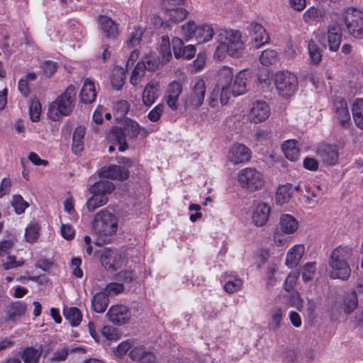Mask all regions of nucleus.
<instances>
[{"label": "nucleus", "mask_w": 363, "mask_h": 363, "mask_svg": "<svg viewBox=\"0 0 363 363\" xmlns=\"http://www.w3.org/2000/svg\"><path fill=\"white\" fill-rule=\"evenodd\" d=\"M172 49L176 58H181V51L184 48V43L179 38H174L172 40Z\"/></svg>", "instance_id": "69168bd1"}, {"label": "nucleus", "mask_w": 363, "mask_h": 363, "mask_svg": "<svg viewBox=\"0 0 363 363\" xmlns=\"http://www.w3.org/2000/svg\"><path fill=\"white\" fill-rule=\"evenodd\" d=\"M299 186L293 187L291 184L280 185L276 192L275 199L277 204L282 205L286 203L291 199L295 190L298 191Z\"/></svg>", "instance_id": "a878e982"}, {"label": "nucleus", "mask_w": 363, "mask_h": 363, "mask_svg": "<svg viewBox=\"0 0 363 363\" xmlns=\"http://www.w3.org/2000/svg\"><path fill=\"white\" fill-rule=\"evenodd\" d=\"M27 311V304L22 301L13 302L6 311V322H16L23 316Z\"/></svg>", "instance_id": "393cba45"}, {"label": "nucleus", "mask_w": 363, "mask_h": 363, "mask_svg": "<svg viewBox=\"0 0 363 363\" xmlns=\"http://www.w3.org/2000/svg\"><path fill=\"white\" fill-rule=\"evenodd\" d=\"M159 97V83L151 81L146 84L142 95V101L145 106L150 107Z\"/></svg>", "instance_id": "b1692460"}, {"label": "nucleus", "mask_w": 363, "mask_h": 363, "mask_svg": "<svg viewBox=\"0 0 363 363\" xmlns=\"http://www.w3.org/2000/svg\"><path fill=\"white\" fill-rule=\"evenodd\" d=\"M165 8V18L173 23H179L184 21L188 14V11L181 7L167 6Z\"/></svg>", "instance_id": "2f4dec72"}, {"label": "nucleus", "mask_w": 363, "mask_h": 363, "mask_svg": "<svg viewBox=\"0 0 363 363\" xmlns=\"http://www.w3.org/2000/svg\"><path fill=\"white\" fill-rule=\"evenodd\" d=\"M279 226L283 233L290 235L297 230L298 222L293 216L290 214H283L280 217Z\"/></svg>", "instance_id": "bb28decb"}, {"label": "nucleus", "mask_w": 363, "mask_h": 363, "mask_svg": "<svg viewBox=\"0 0 363 363\" xmlns=\"http://www.w3.org/2000/svg\"><path fill=\"white\" fill-rule=\"evenodd\" d=\"M41 354V350L33 347H27L20 352L21 357L24 363H38Z\"/></svg>", "instance_id": "58836bf2"}, {"label": "nucleus", "mask_w": 363, "mask_h": 363, "mask_svg": "<svg viewBox=\"0 0 363 363\" xmlns=\"http://www.w3.org/2000/svg\"><path fill=\"white\" fill-rule=\"evenodd\" d=\"M140 64H143V67L145 70L148 71H154L156 69L159 65V61L155 56L149 55L145 56L143 58L141 61L139 62Z\"/></svg>", "instance_id": "3c124183"}, {"label": "nucleus", "mask_w": 363, "mask_h": 363, "mask_svg": "<svg viewBox=\"0 0 363 363\" xmlns=\"http://www.w3.org/2000/svg\"><path fill=\"white\" fill-rule=\"evenodd\" d=\"M315 262H308L306 263L303 269H302V279L304 281H311L315 272Z\"/></svg>", "instance_id": "6e6d98bb"}, {"label": "nucleus", "mask_w": 363, "mask_h": 363, "mask_svg": "<svg viewBox=\"0 0 363 363\" xmlns=\"http://www.w3.org/2000/svg\"><path fill=\"white\" fill-rule=\"evenodd\" d=\"M129 357L133 361L140 363H157L155 354L144 346H136L129 352Z\"/></svg>", "instance_id": "412c9836"}, {"label": "nucleus", "mask_w": 363, "mask_h": 363, "mask_svg": "<svg viewBox=\"0 0 363 363\" xmlns=\"http://www.w3.org/2000/svg\"><path fill=\"white\" fill-rule=\"evenodd\" d=\"M282 151L285 157L291 161H296L300 156V151L296 140H288L281 145Z\"/></svg>", "instance_id": "7c9ffc66"}, {"label": "nucleus", "mask_w": 363, "mask_h": 363, "mask_svg": "<svg viewBox=\"0 0 363 363\" xmlns=\"http://www.w3.org/2000/svg\"><path fill=\"white\" fill-rule=\"evenodd\" d=\"M41 114V104L38 100H32L29 107V115L32 121L37 122L40 120Z\"/></svg>", "instance_id": "de8ad7c7"}, {"label": "nucleus", "mask_w": 363, "mask_h": 363, "mask_svg": "<svg viewBox=\"0 0 363 363\" xmlns=\"http://www.w3.org/2000/svg\"><path fill=\"white\" fill-rule=\"evenodd\" d=\"M132 342L130 340H125L120 343L114 350V354L118 357L124 356L127 352L131 348Z\"/></svg>", "instance_id": "680f3d73"}, {"label": "nucleus", "mask_w": 363, "mask_h": 363, "mask_svg": "<svg viewBox=\"0 0 363 363\" xmlns=\"http://www.w3.org/2000/svg\"><path fill=\"white\" fill-rule=\"evenodd\" d=\"M214 35L213 28L209 24L198 26L195 39L199 43H203L212 39Z\"/></svg>", "instance_id": "f704fd0d"}, {"label": "nucleus", "mask_w": 363, "mask_h": 363, "mask_svg": "<svg viewBox=\"0 0 363 363\" xmlns=\"http://www.w3.org/2000/svg\"><path fill=\"white\" fill-rule=\"evenodd\" d=\"M76 95V88L73 85H69L50 104L48 112V117L52 121H57L64 116H69L75 106Z\"/></svg>", "instance_id": "7ed1b4c3"}, {"label": "nucleus", "mask_w": 363, "mask_h": 363, "mask_svg": "<svg viewBox=\"0 0 363 363\" xmlns=\"http://www.w3.org/2000/svg\"><path fill=\"white\" fill-rule=\"evenodd\" d=\"M285 315V311L281 308H274L270 312V318L269 320V327L271 330L276 331L281 326L283 318Z\"/></svg>", "instance_id": "c9c22d12"}, {"label": "nucleus", "mask_w": 363, "mask_h": 363, "mask_svg": "<svg viewBox=\"0 0 363 363\" xmlns=\"http://www.w3.org/2000/svg\"><path fill=\"white\" fill-rule=\"evenodd\" d=\"M99 175L101 178L124 181L128 178L129 171L126 167L111 164L101 167Z\"/></svg>", "instance_id": "6ab92c4d"}, {"label": "nucleus", "mask_w": 363, "mask_h": 363, "mask_svg": "<svg viewBox=\"0 0 363 363\" xmlns=\"http://www.w3.org/2000/svg\"><path fill=\"white\" fill-rule=\"evenodd\" d=\"M307 49L310 59V64L318 65L322 60L323 50L313 40L308 42Z\"/></svg>", "instance_id": "e433bc0d"}, {"label": "nucleus", "mask_w": 363, "mask_h": 363, "mask_svg": "<svg viewBox=\"0 0 363 363\" xmlns=\"http://www.w3.org/2000/svg\"><path fill=\"white\" fill-rule=\"evenodd\" d=\"M164 105L163 104H159L155 108H153L147 114L148 119L152 122L158 121L162 113L164 112Z\"/></svg>", "instance_id": "052dcab7"}, {"label": "nucleus", "mask_w": 363, "mask_h": 363, "mask_svg": "<svg viewBox=\"0 0 363 363\" xmlns=\"http://www.w3.org/2000/svg\"><path fill=\"white\" fill-rule=\"evenodd\" d=\"M324 12L315 7H311L303 13V19L306 23L319 21L323 16Z\"/></svg>", "instance_id": "a18cd8bd"}, {"label": "nucleus", "mask_w": 363, "mask_h": 363, "mask_svg": "<svg viewBox=\"0 0 363 363\" xmlns=\"http://www.w3.org/2000/svg\"><path fill=\"white\" fill-rule=\"evenodd\" d=\"M247 29L250 34V43L254 48H259L269 41V36L261 24L252 22Z\"/></svg>", "instance_id": "f8f14e48"}, {"label": "nucleus", "mask_w": 363, "mask_h": 363, "mask_svg": "<svg viewBox=\"0 0 363 363\" xmlns=\"http://www.w3.org/2000/svg\"><path fill=\"white\" fill-rule=\"evenodd\" d=\"M342 33L337 24L330 26L328 28L327 38L328 48L331 52H337L342 42Z\"/></svg>", "instance_id": "5701e85b"}, {"label": "nucleus", "mask_w": 363, "mask_h": 363, "mask_svg": "<svg viewBox=\"0 0 363 363\" xmlns=\"http://www.w3.org/2000/svg\"><path fill=\"white\" fill-rule=\"evenodd\" d=\"M57 64L53 61H45L43 65V69L48 77L52 76L57 70Z\"/></svg>", "instance_id": "774afa93"}, {"label": "nucleus", "mask_w": 363, "mask_h": 363, "mask_svg": "<svg viewBox=\"0 0 363 363\" xmlns=\"http://www.w3.org/2000/svg\"><path fill=\"white\" fill-rule=\"evenodd\" d=\"M24 264V261L23 259L19 260H16L15 256L9 255L7 257L6 262L2 264V267L4 270H9L11 269L17 268L21 267Z\"/></svg>", "instance_id": "bf43d9fd"}, {"label": "nucleus", "mask_w": 363, "mask_h": 363, "mask_svg": "<svg viewBox=\"0 0 363 363\" xmlns=\"http://www.w3.org/2000/svg\"><path fill=\"white\" fill-rule=\"evenodd\" d=\"M333 109L336 118L342 127H346L350 122V114L346 101L337 98L333 103Z\"/></svg>", "instance_id": "aec40b11"}, {"label": "nucleus", "mask_w": 363, "mask_h": 363, "mask_svg": "<svg viewBox=\"0 0 363 363\" xmlns=\"http://www.w3.org/2000/svg\"><path fill=\"white\" fill-rule=\"evenodd\" d=\"M69 354V350L65 348H59L53 354L51 357V361L55 362H60L65 361Z\"/></svg>", "instance_id": "e2e57ef3"}, {"label": "nucleus", "mask_w": 363, "mask_h": 363, "mask_svg": "<svg viewBox=\"0 0 363 363\" xmlns=\"http://www.w3.org/2000/svg\"><path fill=\"white\" fill-rule=\"evenodd\" d=\"M160 52L165 61L169 60L172 56L169 38L168 36H162L160 46Z\"/></svg>", "instance_id": "864d4df0"}, {"label": "nucleus", "mask_w": 363, "mask_h": 363, "mask_svg": "<svg viewBox=\"0 0 363 363\" xmlns=\"http://www.w3.org/2000/svg\"><path fill=\"white\" fill-rule=\"evenodd\" d=\"M106 315L110 322L118 325H122L128 323L130 319V312L129 308L122 304L111 306Z\"/></svg>", "instance_id": "4468645a"}, {"label": "nucleus", "mask_w": 363, "mask_h": 363, "mask_svg": "<svg viewBox=\"0 0 363 363\" xmlns=\"http://www.w3.org/2000/svg\"><path fill=\"white\" fill-rule=\"evenodd\" d=\"M85 135V128L84 126H77L72 136V150L74 154H77L84 150V138Z\"/></svg>", "instance_id": "72a5a7b5"}, {"label": "nucleus", "mask_w": 363, "mask_h": 363, "mask_svg": "<svg viewBox=\"0 0 363 363\" xmlns=\"http://www.w3.org/2000/svg\"><path fill=\"white\" fill-rule=\"evenodd\" d=\"M345 23L349 33L355 38H363V12L354 8L347 9Z\"/></svg>", "instance_id": "6e6552de"}, {"label": "nucleus", "mask_w": 363, "mask_h": 363, "mask_svg": "<svg viewBox=\"0 0 363 363\" xmlns=\"http://www.w3.org/2000/svg\"><path fill=\"white\" fill-rule=\"evenodd\" d=\"M115 188L116 186L113 182L107 180H101L91 185L89 191L91 194L107 196V194H111Z\"/></svg>", "instance_id": "c85d7f7f"}, {"label": "nucleus", "mask_w": 363, "mask_h": 363, "mask_svg": "<svg viewBox=\"0 0 363 363\" xmlns=\"http://www.w3.org/2000/svg\"><path fill=\"white\" fill-rule=\"evenodd\" d=\"M238 182L242 187L250 191H258L264 184L263 175L255 168L252 167H247L239 172Z\"/></svg>", "instance_id": "0eeeda50"}, {"label": "nucleus", "mask_w": 363, "mask_h": 363, "mask_svg": "<svg viewBox=\"0 0 363 363\" xmlns=\"http://www.w3.org/2000/svg\"><path fill=\"white\" fill-rule=\"evenodd\" d=\"M259 60L264 66L272 65L279 61V55L274 50L267 49L261 53Z\"/></svg>", "instance_id": "a19ab883"}, {"label": "nucleus", "mask_w": 363, "mask_h": 363, "mask_svg": "<svg viewBox=\"0 0 363 363\" xmlns=\"http://www.w3.org/2000/svg\"><path fill=\"white\" fill-rule=\"evenodd\" d=\"M108 202V197L106 196H99L97 194H92L86 201V207L89 211L92 212L97 208L101 207Z\"/></svg>", "instance_id": "79ce46f5"}, {"label": "nucleus", "mask_w": 363, "mask_h": 363, "mask_svg": "<svg viewBox=\"0 0 363 363\" xmlns=\"http://www.w3.org/2000/svg\"><path fill=\"white\" fill-rule=\"evenodd\" d=\"M251 153V150L246 145L237 143L230 147L227 158L234 164H239L249 162Z\"/></svg>", "instance_id": "ddd939ff"}, {"label": "nucleus", "mask_w": 363, "mask_h": 363, "mask_svg": "<svg viewBox=\"0 0 363 363\" xmlns=\"http://www.w3.org/2000/svg\"><path fill=\"white\" fill-rule=\"evenodd\" d=\"M145 71V69L143 67V64L138 62L132 72L130 82L134 86L137 85L143 77Z\"/></svg>", "instance_id": "603ef678"}, {"label": "nucleus", "mask_w": 363, "mask_h": 363, "mask_svg": "<svg viewBox=\"0 0 363 363\" xmlns=\"http://www.w3.org/2000/svg\"><path fill=\"white\" fill-rule=\"evenodd\" d=\"M316 155L325 165H335L339 160V152L336 145L322 144L315 151Z\"/></svg>", "instance_id": "dca6fc26"}, {"label": "nucleus", "mask_w": 363, "mask_h": 363, "mask_svg": "<svg viewBox=\"0 0 363 363\" xmlns=\"http://www.w3.org/2000/svg\"><path fill=\"white\" fill-rule=\"evenodd\" d=\"M304 253V247L302 245H296L291 247L286 255L285 264L290 268L298 265Z\"/></svg>", "instance_id": "cd10ccee"}, {"label": "nucleus", "mask_w": 363, "mask_h": 363, "mask_svg": "<svg viewBox=\"0 0 363 363\" xmlns=\"http://www.w3.org/2000/svg\"><path fill=\"white\" fill-rule=\"evenodd\" d=\"M352 113L356 125L363 129V99H357L352 104Z\"/></svg>", "instance_id": "4c0bfd02"}, {"label": "nucleus", "mask_w": 363, "mask_h": 363, "mask_svg": "<svg viewBox=\"0 0 363 363\" xmlns=\"http://www.w3.org/2000/svg\"><path fill=\"white\" fill-rule=\"evenodd\" d=\"M93 228L96 233L113 235L118 229L116 216L106 209H103L95 215Z\"/></svg>", "instance_id": "39448f33"}, {"label": "nucleus", "mask_w": 363, "mask_h": 363, "mask_svg": "<svg viewBox=\"0 0 363 363\" xmlns=\"http://www.w3.org/2000/svg\"><path fill=\"white\" fill-rule=\"evenodd\" d=\"M206 95V83L203 79H198L194 82L191 91L186 96L185 104L187 106L198 108L203 102Z\"/></svg>", "instance_id": "9b49d317"}, {"label": "nucleus", "mask_w": 363, "mask_h": 363, "mask_svg": "<svg viewBox=\"0 0 363 363\" xmlns=\"http://www.w3.org/2000/svg\"><path fill=\"white\" fill-rule=\"evenodd\" d=\"M39 224L33 222L30 223L26 229L25 237L28 242L33 243L37 241L39 238Z\"/></svg>", "instance_id": "c03bdc74"}, {"label": "nucleus", "mask_w": 363, "mask_h": 363, "mask_svg": "<svg viewBox=\"0 0 363 363\" xmlns=\"http://www.w3.org/2000/svg\"><path fill=\"white\" fill-rule=\"evenodd\" d=\"M218 45L214 53V57L222 60L227 54L234 57L242 55L245 43L241 33L238 30H220L217 35Z\"/></svg>", "instance_id": "f257e3e1"}, {"label": "nucleus", "mask_w": 363, "mask_h": 363, "mask_svg": "<svg viewBox=\"0 0 363 363\" xmlns=\"http://www.w3.org/2000/svg\"><path fill=\"white\" fill-rule=\"evenodd\" d=\"M102 335L108 340H117L120 338L118 330L109 325H105L101 329Z\"/></svg>", "instance_id": "4d7b16f0"}, {"label": "nucleus", "mask_w": 363, "mask_h": 363, "mask_svg": "<svg viewBox=\"0 0 363 363\" xmlns=\"http://www.w3.org/2000/svg\"><path fill=\"white\" fill-rule=\"evenodd\" d=\"M217 77V84L215 87L220 90L219 101L222 106H225L228 104V90L233 78V68L223 67L219 69Z\"/></svg>", "instance_id": "1a4fd4ad"}, {"label": "nucleus", "mask_w": 363, "mask_h": 363, "mask_svg": "<svg viewBox=\"0 0 363 363\" xmlns=\"http://www.w3.org/2000/svg\"><path fill=\"white\" fill-rule=\"evenodd\" d=\"M250 78V72L246 69L239 72L235 78H233V82H230V86H229L228 90V103L231 96L238 97L247 92V86Z\"/></svg>", "instance_id": "9d476101"}, {"label": "nucleus", "mask_w": 363, "mask_h": 363, "mask_svg": "<svg viewBox=\"0 0 363 363\" xmlns=\"http://www.w3.org/2000/svg\"><path fill=\"white\" fill-rule=\"evenodd\" d=\"M271 114V108L264 101H256L252 103L248 118L251 122L259 123L265 121Z\"/></svg>", "instance_id": "2eb2a0df"}, {"label": "nucleus", "mask_w": 363, "mask_h": 363, "mask_svg": "<svg viewBox=\"0 0 363 363\" xmlns=\"http://www.w3.org/2000/svg\"><path fill=\"white\" fill-rule=\"evenodd\" d=\"M101 264L110 272L118 270L123 265V257L117 250H107L101 257Z\"/></svg>", "instance_id": "a211bd4d"}, {"label": "nucleus", "mask_w": 363, "mask_h": 363, "mask_svg": "<svg viewBox=\"0 0 363 363\" xmlns=\"http://www.w3.org/2000/svg\"><path fill=\"white\" fill-rule=\"evenodd\" d=\"M99 28L102 36L115 40L119 35L118 24L106 16H100L98 18Z\"/></svg>", "instance_id": "f3484780"}, {"label": "nucleus", "mask_w": 363, "mask_h": 363, "mask_svg": "<svg viewBox=\"0 0 363 363\" xmlns=\"http://www.w3.org/2000/svg\"><path fill=\"white\" fill-rule=\"evenodd\" d=\"M271 212L270 206L265 203H258L252 211V222L257 227L264 225Z\"/></svg>", "instance_id": "4be33fe9"}, {"label": "nucleus", "mask_w": 363, "mask_h": 363, "mask_svg": "<svg viewBox=\"0 0 363 363\" xmlns=\"http://www.w3.org/2000/svg\"><path fill=\"white\" fill-rule=\"evenodd\" d=\"M358 300L355 291L348 293L344 300V311L347 313L353 311L357 306Z\"/></svg>", "instance_id": "49530a36"}, {"label": "nucleus", "mask_w": 363, "mask_h": 363, "mask_svg": "<svg viewBox=\"0 0 363 363\" xmlns=\"http://www.w3.org/2000/svg\"><path fill=\"white\" fill-rule=\"evenodd\" d=\"M65 318L69 320L72 326H77L80 324L82 315L81 311L77 307H70L64 309Z\"/></svg>", "instance_id": "ea45409f"}, {"label": "nucleus", "mask_w": 363, "mask_h": 363, "mask_svg": "<svg viewBox=\"0 0 363 363\" xmlns=\"http://www.w3.org/2000/svg\"><path fill=\"white\" fill-rule=\"evenodd\" d=\"M140 131L139 123L132 119L125 120L124 127H113L109 132L108 138L116 140L119 144L118 150L123 152L128 149L126 137L135 140L138 138Z\"/></svg>", "instance_id": "20e7f679"}, {"label": "nucleus", "mask_w": 363, "mask_h": 363, "mask_svg": "<svg viewBox=\"0 0 363 363\" xmlns=\"http://www.w3.org/2000/svg\"><path fill=\"white\" fill-rule=\"evenodd\" d=\"M197 28L198 26H196L194 21H189L181 28L182 35L186 40L195 38Z\"/></svg>", "instance_id": "09e8293b"}, {"label": "nucleus", "mask_w": 363, "mask_h": 363, "mask_svg": "<svg viewBox=\"0 0 363 363\" xmlns=\"http://www.w3.org/2000/svg\"><path fill=\"white\" fill-rule=\"evenodd\" d=\"M242 281L240 278H235L233 280H228L225 286L224 289L228 294L237 292L241 289Z\"/></svg>", "instance_id": "5fc2aeb1"}, {"label": "nucleus", "mask_w": 363, "mask_h": 363, "mask_svg": "<svg viewBox=\"0 0 363 363\" xmlns=\"http://www.w3.org/2000/svg\"><path fill=\"white\" fill-rule=\"evenodd\" d=\"M96 97V91L94 82L89 79H86L84 82L82 91L80 92V99L83 103L89 104L93 102Z\"/></svg>", "instance_id": "c756f323"}, {"label": "nucleus", "mask_w": 363, "mask_h": 363, "mask_svg": "<svg viewBox=\"0 0 363 363\" xmlns=\"http://www.w3.org/2000/svg\"><path fill=\"white\" fill-rule=\"evenodd\" d=\"M125 288L123 284L117 282H111L108 284L104 289V292L108 296H116L121 294L124 291Z\"/></svg>", "instance_id": "8fccbe9b"}, {"label": "nucleus", "mask_w": 363, "mask_h": 363, "mask_svg": "<svg viewBox=\"0 0 363 363\" xmlns=\"http://www.w3.org/2000/svg\"><path fill=\"white\" fill-rule=\"evenodd\" d=\"M12 206L18 214L23 213L26 208L28 206L27 202L23 200L21 196L19 195L13 196Z\"/></svg>", "instance_id": "13d9d810"}, {"label": "nucleus", "mask_w": 363, "mask_h": 363, "mask_svg": "<svg viewBox=\"0 0 363 363\" xmlns=\"http://www.w3.org/2000/svg\"><path fill=\"white\" fill-rule=\"evenodd\" d=\"M143 35V30L141 28H135L134 30L129 34L125 47L131 48L139 45Z\"/></svg>", "instance_id": "37998d69"}, {"label": "nucleus", "mask_w": 363, "mask_h": 363, "mask_svg": "<svg viewBox=\"0 0 363 363\" xmlns=\"http://www.w3.org/2000/svg\"><path fill=\"white\" fill-rule=\"evenodd\" d=\"M352 256V249L349 246L340 245L335 248L328 260L330 277L333 279L347 280L351 274L350 262Z\"/></svg>", "instance_id": "f03ea898"}, {"label": "nucleus", "mask_w": 363, "mask_h": 363, "mask_svg": "<svg viewBox=\"0 0 363 363\" xmlns=\"http://www.w3.org/2000/svg\"><path fill=\"white\" fill-rule=\"evenodd\" d=\"M109 303V298L104 291L96 293L91 300V308L96 313H104Z\"/></svg>", "instance_id": "473e14b6"}, {"label": "nucleus", "mask_w": 363, "mask_h": 363, "mask_svg": "<svg viewBox=\"0 0 363 363\" xmlns=\"http://www.w3.org/2000/svg\"><path fill=\"white\" fill-rule=\"evenodd\" d=\"M274 84L277 91L283 97L293 96L298 89L296 76L288 71L277 72L274 75Z\"/></svg>", "instance_id": "423d86ee"}, {"label": "nucleus", "mask_w": 363, "mask_h": 363, "mask_svg": "<svg viewBox=\"0 0 363 363\" xmlns=\"http://www.w3.org/2000/svg\"><path fill=\"white\" fill-rule=\"evenodd\" d=\"M182 92V86L177 82H172L169 84L167 95L174 97H179Z\"/></svg>", "instance_id": "0e129e2a"}, {"label": "nucleus", "mask_w": 363, "mask_h": 363, "mask_svg": "<svg viewBox=\"0 0 363 363\" xmlns=\"http://www.w3.org/2000/svg\"><path fill=\"white\" fill-rule=\"evenodd\" d=\"M298 277V274L296 272H291L286 277L284 283V289L287 291H290L293 289L295 286L297 279Z\"/></svg>", "instance_id": "338daca9"}]
</instances>
